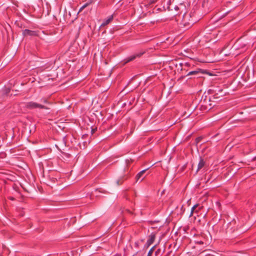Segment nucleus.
Returning <instances> with one entry per match:
<instances>
[{
  "label": "nucleus",
  "instance_id": "nucleus-14",
  "mask_svg": "<svg viewBox=\"0 0 256 256\" xmlns=\"http://www.w3.org/2000/svg\"><path fill=\"white\" fill-rule=\"evenodd\" d=\"M202 138L201 137H198V138H196V142L198 144V143L202 140Z\"/></svg>",
  "mask_w": 256,
  "mask_h": 256
},
{
  "label": "nucleus",
  "instance_id": "nucleus-18",
  "mask_svg": "<svg viewBox=\"0 0 256 256\" xmlns=\"http://www.w3.org/2000/svg\"><path fill=\"white\" fill-rule=\"evenodd\" d=\"M42 100L44 102V103H47L48 102V100L46 99V98H44L43 100Z\"/></svg>",
  "mask_w": 256,
  "mask_h": 256
},
{
  "label": "nucleus",
  "instance_id": "nucleus-5",
  "mask_svg": "<svg viewBox=\"0 0 256 256\" xmlns=\"http://www.w3.org/2000/svg\"><path fill=\"white\" fill-rule=\"evenodd\" d=\"M23 35L24 36H32L36 35V32L34 31L30 30H24L22 32Z\"/></svg>",
  "mask_w": 256,
  "mask_h": 256
},
{
  "label": "nucleus",
  "instance_id": "nucleus-17",
  "mask_svg": "<svg viewBox=\"0 0 256 256\" xmlns=\"http://www.w3.org/2000/svg\"><path fill=\"white\" fill-rule=\"evenodd\" d=\"M96 128H92V134H94L96 132Z\"/></svg>",
  "mask_w": 256,
  "mask_h": 256
},
{
  "label": "nucleus",
  "instance_id": "nucleus-12",
  "mask_svg": "<svg viewBox=\"0 0 256 256\" xmlns=\"http://www.w3.org/2000/svg\"><path fill=\"white\" fill-rule=\"evenodd\" d=\"M238 45H239V42H237L236 44H234V46L233 48L235 50H236V49H238L240 48L239 46H238Z\"/></svg>",
  "mask_w": 256,
  "mask_h": 256
},
{
  "label": "nucleus",
  "instance_id": "nucleus-10",
  "mask_svg": "<svg viewBox=\"0 0 256 256\" xmlns=\"http://www.w3.org/2000/svg\"><path fill=\"white\" fill-rule=\"evenodd\" d=\"M198 206V204H195L192 208L191 213L190 216H192V214L194 212V210Z\"/></svg>",
  "mask_w": 256,
  "mask_h": 256
},
{
  "label": "nucleus",
  "instance_id": "nucleus-8",
  "mask_svg": "<svg viewBox=\"0 0 256 256\" xmlns=\"http://www.w3.org/2000/svg\"><path fill=\"white\" fill-rule=\"evenodd\" d=\"M136 58V56L134 54V56H130V58H126V60H125V62H124V64H126L127 62H130L132 60H134Z\"/></svg>",
  "mask_w": 256,
  "mask_h": 256
},
{
  "label": "nucleus",
  "instance_id": "nucleus-2",
  "mask_svg": "<svg viewBox=\"0 0 256 256\" xmlns=\"http://www.w3.org/2000/svg\"><path fill=\"white\" fill-rule=\"evenodd\" d=\"M191 16L190 14H185L182 18V24L184 26H188L194 23V21L190 20Z\"/></svg>",
  "mask_w": 256,
  "mask_h": 256
},
{
  "label": "nucleus",
  "instance_id": "nucleus-13",
  "mask_svg": "<svg viewBox=\"0 0 256 256\" xmlns=\"http://www.w3.org/2000/svg\"><path fill=\"white\" fill-rule=\"evenodd\" d=\"M123 180H122V178H120V179L116 181V184H118V185H120V184L122 183V181H123Z\"/></svg>",
  "mask_w": 256,
  "mask_h": 256
},
{
  "label": "nucleus",
  "instance_id": "nucleus-20",
  "mask_svg": "<svg viewBox=\"0 0 256 256\" xmlns=\"http://www.w3.org/2000/svg\"><path fill=\"white\" fill-rule=\"evenodd\" d=\"M10 198V200H14V198Z\"/></svg>",
  "mask_w": 256,
  "mask_h": 256
},
{
  "label": "nucleus",
  "instance_id": "nucleus-6",
  "mask_svg": "<svg viewBox=\"0 0 256 256\" xmlns=\"http://www.w3.org/2000/svg\"><path fill=\"white\" fill-rule=\"evenodd\" d=\"M205 165V162L203 159L200 158V160L199 163L198 164V169L196 170V172L201 168H202Z\"/></svg>",
  "mask_w": 256,
  "mask_h": 256
},
{
  "label": "nucleus",
  "instance_id": "nucleus-3",
  "mask_svg": "<svg viewBox=\"0 0 256 256\" xmlns=\"http://www.w3.org/2000/svg\"><path fill=\"white\" fill-rule=\"evenodd\" d=\"M155 234H152L150 236H149V238L148 239L147 242H146V244H147V246H149L150 245H151L154 242V240H155Z\"/></svg>",
  "mask_w": 256,
  "mask_h": 256
},
{
  "label": "nucleus",
  "instance_id": "nucleus-7",
  "mask_svg": "<svg viewBox=\"0 0 256 256\" xmlns=\"http://www.w3.org/2000/svg\"><path fill=\"white\" fill-rule=\"evenodd\" d=\"M113 19V16H110L108 19L104 20L101 26H104L108 24Z\"/></svg>",
  "mask_w": 256,
  "mask_h": 256
},
{
  "label": "nucleus",
  "instance_id": "nucleus-11",
  "mask_svg": "<svg viewBox=\"0 0 256 256\" xmlns=\"http://www.w3.org/2000/svg\"><path fill=\"white\" fill-rule=\"evenodd\" d=\"M154 250V247H152L148 252V256H152Z\"/></svg>",
  "mask_w": 256,
  "mask_h": 256
},
{
  "label": "nucleus",
  "instance_id": "nucleus-9",
  "mask_svg": "<svg viewBox=\"0 0 256 256\" xmlns=\"http://www.w3.org/2000/svg\"><path fill=\"white\" fill-rule=\"evenodd\" d=\"M200 72H201L200 71L194 70V71L189 72L187 75L188 76L196 75V74H199Z\"/></svg>",
  "mask_w": 256,
  "mask_h": 256
},
{
  "label": "nucleus",
  "instance_id": "nucleus-21",
  "mask_svg": "<svg viewBox=\"0 0 256 256\" xmlns=\"http://www.w3.org/2000/svg\"><path fill=\"white\" fill-rule=\"evenodd\" d=\"M216 204H217L218 206H220V202H216Z\"/></svg>",
  "mask_w": 256,
  "mask_h": 256
},
{
  "label": "nucleus",
  "instance_id": "nucleus-16",
  "mask_svg": "<svg viewBox=\"0 0 256 256\" xmlns=\"http://www.w3.org/2000/svg\"><path fill=\"white\" fill-rule=\"evenodd\" d=\"M143 54H144L143 52H140V53L136 54L135 55L136 56V58H138V57H140Z\"/></svg>",
  "mask_w": 256,
  "mask_h": 256
},
{
  "label": "nucleus",
  "instance_id": "nucleus-19",
  "mask_svg": "<svg viewBox=\"0 0 256 256\" xmlns=\"http://www.w3.org/2000/svg\"><path fill=\"white\" fill-rule=\"evenodd\" d=\"M10 92V90H6V94H7V93H8V92Z\"/></svg>",
  "mask_w": 256,
  "mask_h": 256
},
{
  "label": "nucleus",
  "instance_id": "nucleus-15",
  "mask_svg": "<svg viewBox=\"0 0 256 256\" xmlns=\"http://www.w3.org/2000/svg\"><path fill=\"white\" fill-rule=\"evenodd\" d=\"M87 4L84 5L82 7L80 8L79 12H81L84 8L86 6Z\"/></svg>",
  "mask_w": 256,
  "mask_h": 256
},
{
  "label": "nucleus",
  "instance_id": "nucleus-4",
  "mask_svg": "<svg viewBox=\"0 0 256 256\" xmlns=\"http://www.w3.org/2000/svg\"><path fill=\"white\" fill-rule=\"evenodd\" d=\"M148 169H146V170H142V171L140 172L136 176V182H138V180L141 178H142V179L140 181H142L144 178V176L142 177L143 176V175L146 172V170H147Z\"/></svg>",
  "mask_w": 256,
  "mask_h": 256
},
{
  "label": "nucleus",
  "instance_id": "nucleus-1",
  "mask_svg": "<svg viewBox=\"0 0 256 256\" xmlns=\"http://www.w3.org/2000/svg\"><path fill=\"white\" fill-rule=\"evenodd\" d=\"M26 106L30 109H33L35 108L48 109V108H47L46 106L33 102H30L26 103Z\"/></svg>",
  "mask_w": 256,
  "mask_h": 256
}]
</instances>
